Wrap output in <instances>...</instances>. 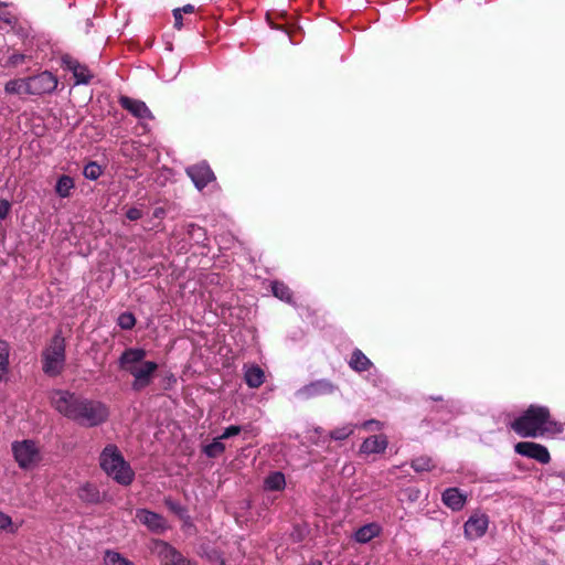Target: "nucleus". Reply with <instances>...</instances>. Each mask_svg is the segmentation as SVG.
Here are the masks:
<instances>
[{
  "instance_id": "obj_1",
  "label": "nucleus",
  "mask_w": 565,
  "mask_h": 565,
  "mask_svg": "<svg viewBox=\"0 0 565 565\" xmlns=\"http://www.w3.org/2000/svg\"><path fill=\"white\" fill-rule=\"evenodd\" d=\"M49 398L58 414L83 427L99 426L109 417V408L105 403L79 396L67 390H53Z\"/></svg>"
},
{
  "instance_id": "obj_11",
  "label": "nucleus",
  "mask_w": 565,
  "mask_h": 565,
  "mask_svg": "<svg viewBox=\"0 0 565 565\" xmlns=\"http://www.w3.org/2000/svg\"><path fill=\"white\" fill-rule=\"evenodd\" d=\"M335 390L334 385L327 380L312 382L296 392V396L302 399L312 398L320 395L331 394Z\"/></svg>"
},
{
  "instance_id": "obj_31",
  "label": "nucleus",
  "mask_w": 565,
  "mask_h": 565,
  "mask_svg": "<svg viewBox=\"0 0 565 565\" xmlns=\"http://www.w3.org/2000/svg\"><path fill=\"white\" fill-rule=\"evenodd\" d=\"M83 173L85 178L89 180H96L102 174V168L96 162H89L88 164L85 166Z\"/></svg>"
},
{
  "instance_id": "obj_42",
  "label": "nucleus",
  "mask_w": 565,
  "mask_h": 565,
  "mask_svg": "<svg viewBox=\"0 0 565 565\" xmlns=\"http://www.w3.org/2000/svg\"><path fill=\"white\" fill-rule=\"evenodd\" d=\"M308 565H322L320 561H311Z\"/></svg>"
},
{
  "instance_id": "obj_25",
  "label": "nucleus",
  "mask_w": 565,
  "mask_h": 565,
  "mask_svg": "<svg viewBox=\"0 0 565 565\" xmlns=\"http://www.w3.org/2000/svg\"><path fill=\"white\" fill-rule=\"evenodd\" d=\"M224 450H225V446L222 443L221 437L215 438L212 443H210L203 447V452L210 458L218 457L220 455H222L224 452Z\"/></svg>"
},
{
  "instance_id": "obj_43",
  "label": "nucleus",
  "mask_w": 565,
  "mask_h": 565,
  "mask_svg": "<svg viewBox=\"0 0 565 565\" xmlns=\"http://www.w3.org/2000/svg\"><path fill=\"white\" fill-rule=\"evenodd\" d=\"M88 490H90V488H89L88 486H87V487H84V488L82 489V491H83V492H84V491H88Z\"/></svg>"
},
{
  "instance_id": "obj_34",
  "label": "nucleus",
  "mask_w": 565,
  "mask_h": 565,
  "mask_svg": "<svg viewBox=\"0 0 565 565\" xmlns=\"http://www.w3.org/2000/svg\"><path fill=\"white\" fill-rule=\"evenodd\" d=\"M126 216L130 221H137L142 217V211L138 207H130L127 211Z\"/></svg>"
},
{
  "instance_id": "obj_37",
  "label": "nucleus",
  "mask_w": 565,
  "mask_h": 565,
  "mask_svg": "<svg viewBox=\"0 0 565 565\" xmlns=\"http://www.w3.org/2000/svg\"><path fill=\"white\" fill-rule=\"evenodd\" d=\"M23 61H24V55L12 54L8 60V64L11 66H17V65L21 64Z\"/></svg>"
},
{
  "instance_id": "obj_33",
  "label": "nucleus",
  "mask_w": 565,
  "mask_h": 565,
  "mask_svg": "<svg viewBox=\"0 0 565 565\" xmlns=\"http://www.w3.org/2000/svg\"><path fill=\"white\" fill-rule=\"evenodd\" d=\"M242 431V427L237 425L228 426L224 429L223 434L220 436L222 439H227L233 436L238 435Z\"/></svg>"
},
{
  "instance_id": "obj_18",
  "label": "nucleus",
  "mask_w": 565,
  "mask_h": 565,
  "mask_svg": "<svg viewBox=\"0 0 565 565\" xmlns=\"http://www.w3.org/2000/svg\"><path fill=\"white\" fill-rule=\"evenodd\" d=\"M244 379L249 387L257 388L264 383L265 374L259 366L249 365L244 367Z\"/></svg>"
},
{
  "instance_id": "obj_5",
  "label": "nucleus",
  "mask_w": 565,
  "mask_h": 565,
  "mask_svg": "<svg viewBox=\"0 0 565 565\" xmlns=\"http://www.w3.org/2000/svg\"><path fill=\"white\" fill-rule=\"evenodd\" d=\"M65 365V340L60 334L52 338L42 352V369L49 376H57Z\"/></svg>"
},
{
  "instance_id": "obj_7",
  "label": "nucleus",
  "mask_w": 565,
  "mask_h": 565,
  "mask_svg": "<svg viewBox=\"0 0 565 565\" xmlns=\"http://www.w3.org/2000/svg\"><path fill=\"white\" fill-rule=\"evenodd\" d=\"M151 552L158 556L163 565H198L185 558L172 545L164 541L156 540L151 543Z\"/></svg>"
},
{
  "instance_id": "obj_21",
  "label": "nucleus",
  "mask_w": 565,
  "mask_h": 565,
  "mask_svg": "<svg viewBox=\"0 0 565 565\" xmlns=\"http://www.w3.org/2000/svg\"><path fill=\"white\" fill-rule=\"evenodd\" d=\"M349 365L356 372H363L371 367L372 362L362 351L355 350L351 355Z\"/></svg>"
},
{
  "instance_id": "obj_38",
  "label": "nucleus",
  "mask_w": 565,
  "mask_h": 565,
  "mask_svg": "<svg viewBox=\"0 0 565 565\" xmlns=\"http://www.w3.org/2000/svg\"><path fill=\"white\" fill-rule=\"evenodd\" d=\"M174 26L180 30L182 28V12L181 9L173 10Z\"/></svg>"
},
{
  "instance_id": "obj_6",
  "label": "nucleus",
  "mask_w": 565,
  "mask_h": 565,
  "mask_svg": "<svg viewBox=\"0 0 565 565\" xmlns=\"http://www.w3.org/2000/svg\"><path fill=\"white\" fill-rule=\"evenodd\" d=\"M11 450L15 462L22 470L35 469L43 458L39 445L30 439L12 443Z\"/></svg>"
},
{
  "instance_id": "obj_41",
  "label": "nucleus",
  "mask_w": 565,
  "mask_h": 565,
  "mask_svg": "<svg viewBox=\"0 0 565 565\" xmlns=\"http://www.w3.org/2000/svg\"><path fill=\"white\" fill-rule=\"evenodd\" d=\"M217 565H226L225 559L222 557L216 558Z\"/></svg>"
},
{
  "instance_id": "obj_39",
  "label": "nucleus",
  "mask_w": 565,
  "mask_h": 565,
  "mask_svg": "<svg viewBox=\"0 0 565 565\" xmlns=\"http://www.w3.org/2000/svg\"><path fill=\"white\" fill-rule=\"evenodd\" d=\"M166 214V211L163 207H157L154 211H153V217L156 218H162Z\"/></svg>"
},
{
  "instance_id": "obj_32",
  "label": "nucleus",
  "mask_w": 565,
  "mask_h": 565,
  "mask_svg": "<svg viewBox=\"0 0 565 565\" xmlns=\"http://www.w3.org/2000/svg\"><path fill=\"white\" fill-rule=\"evenodd\" d=\"M135 317L131 313L125 312L119 316L118 323L122 329H131L135 326Z\"/></svg>"
},
{
  "instance_id": "obj_16",
  "label": "nucleus",
  "mask_w": 565,
  "mask_h": 565,
  "mask_svg": "<svg viewBox=\"0 0 565 565\" xmlns=\"http://www.w3.org/2000/svg\"><path fill=\"white\" fill-rule=\"evenodd\" d=\"M63 61L66 67L73 72L76 84H87L89 82L92 73L85 65H81L77 61L71 57H66Z\"/></svg>"
},
{
  "instance_id": "obj_10",
  "label": "nucleus",
  "mask_w": 565,
  "mask_h": 565,
  "mask_svg": "<svg viewBox=\"0 0 565 565\" xmlns=\"http://www.w3.org/2000/svg\"><path fill=\"white\" fill-rule=\"evenodd\" d=\"M489 526V519L486 514H473L465 523V536L470 540L482 537Z\"/></svg>"
},
{
  "instance_id": "obj_30",
  "label": "nucleus",
  "mask_w": 565,
  "mask_h": 565,
  "mask_svg": "<svg viewBox=\"0 0 565 565\" xmlns=\"http://www.w3.org/2000/svg\"><path fill=\"white\" fill-rule=\"evenodd\" d=\"M412 467L420 472V471H428L430 470L434 465H433V461L430 458H427V457H419V458H416L412 461Z\"/></svg>"
},
{
  "instance_id": "obj_4",
  "label": "nucleus",
  "mask_w": 565,
  "mask_h": 565,
  "mask_svg": "<svg viewBox=\"0 0 565 565\" xmlns=\"http://www.w3.org/2000/svg\"><path fill=\"white\" fill-rule=\"evenodd\" d=\"M99 459L102 469L119 484L129 486L134 481L135 472L116 446H106Z\"/></svg>"
},
{
  "instance_id": "obj_26",
  "label": "nucleus",
  "mask_w": 565,
  "mask_h": 565,
  "mask_svg": "<svg viewBox=\"0 0 565 565\" xmlns=\"http://www.w3.org/2000/svg\"><path fill=\"white\" fill-rule=\"evenodd\" d=\"M105 565H135L131 561L115 551H106L104 555Z\"/></svg>"
},
{
  "instance_id": "obj_9",
  "label": "nucleus",
  "mask_w": 565,
  "mask_h": 565,
  "mask_svg": "<svg viewBox=\"0 0 565 565\" xmlns=\"http://www.w3.org/2000/svg\"><path fill=\"white\" fill-rule=\"evenodd\" d=\"M57 86V79L50 72H43L29 77V95H42L53 92Z\"/></svg>"
},
{
  "instance_id": "obj_35",
  "label": "nucleus",
  "mask_w": 565,
  "mask_h": 565,
  "mask_svg": "<svg viewBox=\"0 0 565 565\" xmlns=\"http://www.w3.org/2000/svg\"><path fill=\"white\" fill-rule=\"evenodd\" d=\"M10 203L6 200L0 201V218L4 220L10 212Z\"/></svg>"
},
{
  "instance_id": "obj_23",
  "label": "nucleus",
  "mask_w": 565,
  "mask_h": 565,
  "mask_svg": "<svg viewBox=\"0 0 565 565\" xmlns=\"http://www.w3.org/2000/svg\"><path fill=\"white\" fill-rule=\"evenodd\" d=\"M10 347L7 342L0 341V382H6L9 375Z\"/></svg>"
},
{
  "instance_id": "obj_24",
  "label": "nucleus",
  "mask_w": 565,
  "mask_h": 565,
  "mask_svg": "<svg viewBox=\"0 0 565 565\" xmlns=\"http://www.w3.org/2000/svg\"><path fill=\"white\" fill-rule=\"evenodd\" d=\"M75 183L74 180L68 175H62L58 178L55 192L60 198H68L71 196L72 190L74 189Z\"/></svg>"
},
{
  "instance_id": "obj_27",
  "label": "nucleus",
  "mask_w": 565,
  "mask_h": 565,
  "mask_svg": "<svg viewBox=\"0 0 565 565\" xmlns=\"http://www.w3.org/2000/svg\"><path fill=\"white\" fill-rule=\"evenodd\" d=\"M275 297L289 302L291 300L290 289L282 282L275 281L271 285Z\"/></svg>"
},
{
  "instance_id": "obj_8",
  "label": "nucleus",
  "mask_w": 565,
  "mask_h": 565,
  "mask_svg": "<svg viewBox=\"0 0 565 565\" xmlns=\"http://www.w3.org/2000/svg\"><path fill=\"white\" fill-rule=\"evenodd\" d=\"M516 454L537 460L540 463H548L551 460L547 448L532 441H521L514 446Z\"/></svg>"
},
{
  "instance_id": "obj_29",
  "label": "nucleus",
  "mask_w": 565,
  "mask_h": 565,
  "mask_svg": "<svg viewBox=\"0 0 565 565\" xmlns=\"http://www.w3.org/2000/svg\"><path fill=\"white\" fill-rule=\"evenodd\" d=\"M354 431V426L347 424L342 427L335 428L330 433V437L334 440H344Z\"/></svg>"
},
{
  "instance_id": "obj_28",
  "label": "nucleus",
  "mask_w": 565,
  "mask_h": 565,
  "mask_svg": "<svg viewBox=\"0 0 565 565\" xmlns=\"http://www.w3.org/2000/svg\"><path fill=\"white\" fill-rule=\"evenodd\" d=\"M19 524H15L11 516L0 511V531L14 534L19 530Z\"/></svg>"
},
{
  "instance_id": "obj_13",
  "label": "nucleus",
  "mask_w": 565,
  "mask_h": 565,
  "mask_svg": "<svg viewBox=\"0 0 565 565\" xmlns=\"http://www.w3.org/2000/svg\"><path fill=\"white\" fill-rule=\"evenodd\" d=\"M137 520L146 525L150 531L162 532L167 529V522L162 515L146 509H139L136 512Z\"/></svg>"
},
{
  "instance_id": "obj_15",
  "label": "nucleus",
  "mask_w": 565,
  "mask_h": 565,
  "mask_svg": "<svg viewBox=\"0 0 565 565\" xmlns=\"http://www.w3.org/2000/svg\"><path fill=\"white\" fill-rule=\"evenodd\" d=\"M466 500L467 495L460 492L457 488H449L443 493V502L454 511L461 510Z\"/></svg>"
},
{
  "instance_id": "obj_40",
  "label": "nucleus",
  "mask_w": 565,
  "mask_h": 565,
  "mask_svg": "<svg viewBox=\"0 0 565 565\" xmlns=\"http://www.w3.org/2000/svg\"><path fill=\"white\" fill-rule=\"evenodd\" d=\"M181 9L182 13H192L194 12V7L192 4H185Z\"/></svg>"
},
{
  "instance_id": "obj_3",
  "label": "nucleus",
  "mask_w": 565,
  "mask_h": 565,
  "mask_svg": "<svg viewBox=\"0 0 565 565\" xmlns=\"http://www.w3.org/2000/svg\"><path fill=\"white\" fill-rule=\"evenodd\" d=\"M143 349L130 348L122 352L119 359V367L134 377L132 388L141 391L150 385L153 375L158 370V364L153 361H147Z\"/></svg>"
},
{
  "instance_id": "obj_36",
  "label": "nucleus",
  "mask_w": 565,
  "mask_h": 565,
  "mask_svg": "<svg viewBox=\"0 0 565 565\" xmlns=\"http://www.w3.org/2000/svg\"><path fill=\"white\" fill-rule=\"evenodd\" d=\"M362 426L366 430H380L382 428V424L377 420H366Z\"/></svg>"
},
{
  "instance_id": "obj_12",
  "label": "nucleus",
  "mask_w": 565,
  "mask_h": 565,
  "mask_svg": "<svg viewBox=\"0 0 565 565\" xmlns=\"http://www.w3.org/2000/svg\"><path fill=\"white\" fill-rule=\"evenodd\" d=\"M119 103L122 108L141 121L153 119L152 113L142 100L122 96L120 97Z\"/></svg>"
},
{
  "instance_id": "obj_22",
  "label": "nucleus",
  "mask_w": 565,
  "mask_h": 565,
  "mask_svg": "<svg viewBox=\"0 0 565 565\" xmlns=\"http://www.w3.org/2000/svg\"><path fill=\"white\" fill-rule=\"evenodd\" d=\"M29 77L11 79L4 86L7 94L29 95Z\"/></svg>"
},
{
  "instance_id": "obj_19",
  "label": "nucleus",
  "mask_w": 565,
  "mask_h": 565,
  "mask_svg": "<svg viewBox=\"0 0 565 565\" xmlns=\"http://www.w3.org/2000/svg\"><path fill=\"white\" fill-rule=\"evenodd\" d=\"M381 533V526L377 523H369L361 526L354 533V540L359 543L365 544L372 539L379 536Z\"/></svg>"
},
{
  "instance_id": "obj_2",
  "label": "nucleus",
  "mask_w": 565,
  "mask_h": 565,
  "mask_svg": "<svg viewBox=\"0 0 565 565\" xmlns=\"http://www.w3.org/2000/svg\"><path fill=\"white\" fill-rule=\"evenodd\" d=\"M511 428L520 437L535 438L544 435H558L563 433L564 425L551 419L547 407L531 405L511 423Z\"/></svg>"
},
{
  "instance_id": "obj_14",
  "label": "nucleus",
  "mask_w": 565,
  "mask_h": 565,
  "mask_svg": "<svg viewBox=\"0 0 565 565\" xmlns=\"http://www.w3.org/2000/svg\"><path fill=\"white\" fill-rule=\"evenodd\" d=\"M186 173L199 190L206 186L214 179V174L206 163L189 167Z\"/></svg>"
},
{
  "instance_id": "obj_20",
  "label": "nucleus",
  "mask_w": 565,
  "mask_h": 565,
  "mask_svg": "<svg viewBox=\"0 0 565 565\" xmlns=\"http://www.w3.org/2000/svg\"><path fill=\"white\" fill-rule=\"evenodd\" d=\"M286 487L284 473L275 471L269 473L264 480V488L268 491H281Z\"/></svg>"
},
{
  "instance_id": "obj_44",
  "label": "nucleus",
  "mask_w": 565,
  "mask_h": 565,
  "mask_svg": "<svg viewBox=\"0 0 565 565\" xmlns=\"http://www.w3.org/2000/svg\"><path fill=\"white\" fill-rule=\"evenodd\" d=\"M96 497H97V493H96V492H94V493L92 494L90 500H94Z\"/></svg>"
},
{
  "instance_id": "obj_17",
  "label": "nucleus",
  "mask_w": 565,
  "mask_h": 565,
  "mask_svg": "<svg viewBox=\"0 0 565 565\" xmlns=\"http://www.w3.org/2000/svg\"><path fill=\"white\" fill-rule=\"evenodd\" d=\"M387 447V438L384 435H376L366 438L361 445L363 454H380Z\"/></svg>"
},
{
  "instance_id": "obj_45",
  "label": "nucleus",
  "mask_w": 565,
  "mask_h": 565,
  "mask_svg": "<svg viewBox=\"0 0 565 565\" xmlns=\"http://www.w3.org/2000/svg\"><path fill=\"white\" fill-rule=\"evenodd\" d=\"M2 17V4L0 3V18Z\"/></svg>"
}]
</instances>
